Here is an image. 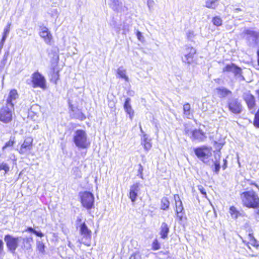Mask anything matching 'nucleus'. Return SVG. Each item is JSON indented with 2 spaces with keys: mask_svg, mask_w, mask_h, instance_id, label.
<instances>
[{
  "mask_svg": "<svg viewBox=\"0 0 259 259\" xmlns=\"http://www.w3.org/2000/svg\"><path fill=\"white\" fill-rule=\"evenodd\" d=\"M183 114L187 118L191 119L193 117L192 110L190 104L188 103H185L183 107Z\"/></svg>",
  "mask_w": 259,
  "mask_h": 259,
  "instance_id": "24",
  "label": "nucleus"
},
{
  "mask_svg": "<svg viewBox=\"0 0 259 259\" xmlns=\"http://www.w3.org/2000/svg\"><path fill=\"white\" fill-rule=\"evenodd\" d=\"M33 239L32 237H25L22 239V243L20 246L23 250H28L32 248Z\"/></svg>",
  "mask_w": 259,
  "mask_h": 259,
  "instance_id": "20",
  "label": "nucleus"
},
{
  "mask_svg": "<svg viewBox=\"0 0 259 259\" xmlns=\"http://www.w3.org/2000/svg\"><path fill=\"white\" fill-rule=\"evenodd\" d=\"M25 232L32 233L34 234H35L36 236L39 237H42L44 235L41 231H37L34 230L33 228L31 227H27L25 230Z\"/></svg>",
  "mask_w": 259,
  "mask_h": 259,
  "instance_id": "31",
  "label": "nucleus"
},
{
  "mask_svg": "<svg viewBox=\"0 0 259 259\" xmlns=\"http://www.w3.org/2000/svg\"><path fill=\"white\" fill-rule=\"evenodd\" d=\"M46 246L44 242L42 241H37L36 242V249L39 253L41 254L45 253Z\"/></svg>",
  "mask_w": 259,
  "mask_h": 259,
  "instance_id": "30",
  "label": "nucleus"
},
{
  "mask_svg": "<svg viewBox=\"0 0 259 259\" xmlns=\"http://www.w3.org/2000/svg\"><path fill=\"white\" fill-rule=\"evenodd\" d=\"M198 189L204 198H207V193L205 189L202 185L198 186Z\"/></svg>",
  "mask_w": 259,
  "mask_h": 259,
  "instance_id": "39",
  "label": "nucleus"
},
{
  "mask_svg": "<svg viewBox=\"0 0 259 259\" xmlns=\"http://www.w3.org/2000/svg\"><path fill=\"white\" fill-rule=\"evenodd\" d=\"M4 252V243L3 241L0 239V257L3 255Z\"/></svg>",
  "mask_w": 259,
  "mask_h": 259,
  "instance_id": "45",
  "label": "nucleus"
},
{
  "mask_svg": "<svg viewBox=\"0 0 259 259\" xmlns=\"http://www.w3.org/2000/svg\"><path fill=\"white\" fill-rule=\"evenodd\" d=\"M255 213L257 215H259V209L258 208L257 209V210L255 212Z\"/></svg>",
  "mask_w": 259,
  "mask_h": 259,
  "instance_id": "54",
  "label": "nucleus"
},
{
  "mask_svg": "<svg viewBox=\"0 0 259 259\" xmlns=\"http://www.w3.org/2000/svg\"><path fill=\"white\" fill-rule=\"evenodd\" d=\"M229 213L232 218L235 219L242 216V214L234 205L231 206L229 207Z\"/></svg>",
  "mask_w": 259,
  "mask_h": 259,
  "instance_id": "26",
  "label": "nucleus"
},
{
  "mask_svg": "<svg viewBox=\"0 0 259 259\" xmlns=\"http://www.w3.org/2000/svg\"><path fill=\"white\" fill-rule=\"evenodd\" d=\"M245 183H247L248 185L251 187H254L259 190V186L255 182L251 181L249 179H247L245 181Z\"/></svg>",
  "mask_w": 259,
  "mask_h": 259,
  "instance_id": "40",
  "label": "nucleus"
},
{
  "mask_svg": "<svg viewBox=\"0 0 259 259\" xmlns=\"http://www.w3.org/2000/svg\"><path fill=\"white\" fill-rule=\"evenodd\" d=\"M10 26H11V24H8L6 26V27L4 29V32L3 33V35H5L6 36H8V34L10 32Z\"/></svg>",
  "mask_w": 259,
  "mask_h": 259,
  "instance_id": "42",
  "label": "nucleus"
},
{
  "mask_svg": "<svg viewBox=\"0 0 259 259\" xmlns=\"http://www.w3.org/2000/svg\"><path fill=\"white\" fill-rule=\"evenodd\" d=\"M76 228H79V234L82 237V240L85 241L83 243L87 246H90L92 237V231L88 228L84 222H82V219L77 218L76 219Z\"/></svg>",
  "mask_w": 259,
  "mask_h": 259,
  "instance_id": "3",
  "label": "nucleus"
},
{
  "mask_svg": "<svg viewBox=\"0 0 259 259\" xmlns=\"http://www.w3.org/2000/svg\"><path fill=\"white\" fill-rule=\"evenodd\" d=\"M242 98L248 110L254 111L255 110L256 108V98L250 91L244 93Z\"/></svg>",
  "mask_w": 259,
  "mask_h": 259,
  "instance_id": "10",
  "label": "nucleus"
},
{
  "mask_svg": "<svg viewBox=\"0 0 259 259\" xmlns=\"http://www.w3.org/2000/svg\"><path fill=\"white\" fill-rule=\"evenodd\" d=\"M73 140L76 146L79 148L87 149L90 145V142L88 141L87 134L82 130L75 131Z\"/></svg>",
  "mask_w": 259,
  "mask_h": 259,
  "instance_id": "4",
  "label": "nucleus"
},
{
  "mask_svg": "<svg viewBox=\"0 0 259 259\" xmlns=\"http://www.w3.org/2000/svg\"><path fill=\"white\" fill-rule=\"evenodd\" d=\"M20 239L19 237H13L9 234L5 236L4 240L6 242L8 250L12 253H14L18 246Z\"/></svg>",
  "mask_w": 259,
  "mask_h": 259,
  "instance_id": "13",
  "label": "nucleus"
},
{
  "mask_svg": "<svg viewBox=\"0 0 259 259\" xmlns=\"http://www.w3.org/2000/svg\"><path fill=\"white\" fill-rule=\"evenodd\" d=\"M79 197L81 206L87 210L94 207L95 198L92 193L89 191H82L79 193Z\"/></svg>",
  "mask_w": 259,
  "mask_h": 259,
  "instance_id": "5",
  "label": "nucleus"
},
{
  "mask_svg": "<svg viewBox=\"0 0 259 259\" xmlns=\"http://www.w3.org/2000/svg\"><path fill=\"white\" fill-rule=\"evenodd\" d=\"M242 34L248 39H251L253 43L255 46L259 45V32L254 31L251 29H245Z\"/></svg>",
  "mask_w": 259,
  "mask_h": 259,
  "instance_id": "15",
  "label": "nucleus"
},
{
  "mask_svg": "<svg viewBox=\"0 0 259 259\" xmlns=\"http://www.w3.org/2000/svg\"><path fill=\"white\" fill-rule=\"evenodd\" d=\"M85 118H86V117H85V115H84V114H83V113H81L80 114V117H79V119L80 120H83L85 119Z\"/></svg>",
  "mask_w": 259,
  "mask_h": 259,
  "instance_id": "49",
  "label": "nucleus"
},
{
  "mask_svg": "<svg viewBox=\"0 0 259 259\" xmlns=\"http://www.w3.org/2000/svg\"><path fill=\"white\" fill-rule=\"evenodd\" d=\"M169 232V226L165 222H163L160 228V237L162 239H165L167 237L168 233Z\"/></svg>",
  "mask_w": 259,
  "mask_h": 259,
  "instance_id": "23",
  "label": "nucleus"
},
{
  "mask_svg": "<svg viewBox=\"0 0 259 259\" xmlns=\"http://www.w3.org/2000/svg\"><path fill=\"white\" fill-rule=\"evenodd\" d=\"M138 166H139V168L138 170V176H139V177L140 178L143 179V167L141 164H139Z\"/></svg>",
  "mask_w": 259,
  "mask_h": 259,
  "instance_id": "41",
  "label": "nucleus"
},
{
  "mask_svg": "<svg viewBox=\"0 0 259 259\" xmlns=\"http://www.w3.org/2000/svg\"><path fill=\"white\" fill-rule=\"evenodd\" d=\"M243 229L245 230L246 232H248V243L250 244L252 246H257V242L253 236L252 229L248 222L245 224L243 227Z\"/></svg>",
  "mask_w": 259,
  "mask_h": 259,
  "instance_id": "18",
  "label": "nucleus"
},
{
  "mask_svg": "<svg viewBox=\"0 0 259 259\" xmlns=\"http://www.w3.org/2000/svg\"><path fill=\"white\" fill-rule=\"evenodd\" d=\"M18 97L17 91L16 90H12L9 93V95L7 99L6 105L11 107H14V104L13 101Z\"/></svg>",
  "mask_w": 259,
  "mask_h": 259,
  "instance_id": "21",
  "label": "nucleus"
},
{
  "mask_svg": "<svg viewBox=\"0 0 259 259\" xmlns=\"http://www.w3.org/2000/svg\"><path fill=\"white\" fill-rule=\"evenodd\" d=\"M16 143V140L15 137L11 136L9 140L3 145L2 149L3 150H5L7 149H12L14 147Z\"/></svg>",
  "mask_w": 259,
  "mask_h": 259,
  "instance_id": "25",
  "label": "nucleus"
},
{
  "mask_svg": "<svg viewBox=\"0 0 259 259\" xmlns=\"http://www.w3.org/2000/svg\"><path fill=\"white\" fill-rule=\"evenodd\" d=\"M186 51L187 53L185 55V62L188 64H190L194 61V57L196 53V51L191 46H187Z\"/></svg>",
  "mask_w": 259,
  "mask_h": 259,
  "instance_id": "19",
  "label": "nucleus"
},
{
  "mask_svg": "<svg viewBox=\"0 0 259 259\" xmlns=\"http://www.w3.org/2000/svg\"><path fill=\"white\" fill-rule=\"evenodd\" d=\"M39 29V35L40 37L44 40L47 44L51 45L53 41V38L49 29L45 26H41Z\"/></svg>",
  "mask_w": 259,
  "mask_h": 259,
  "instance_id": "14",
  "label": "nucleus"
},
{
  "mask_svg": "<svg viewBox=\"0 0 259 259\" xmlns=\"http://www.w3.org/2000/svg\"><path fill=\"white\" fill-rule=\"evenodd\" d=\"M223 72L224 73H233L235 77L240 78L244 79V77L242 75V69L236 65L234 63H230L226 64L223 68Z\"/></svg>",
  "mask_w": 259,
  "mask_h": 259,
  "instance_id": "12",
  "label": "nucleus"
},
{
  "mask_svg": "<svg viewBox=\"0 0 259 259\" xmlns=\"http://www.w3.org/2000/svg\"><path fill=\"white\" fill-rule=\"evenodd\" d=\"M190 138L193 141H203L206 138V134L202 130L194 129L191 132Z\"/></svg>",
  "mask_w": 259,
  "mask_h": 259,
  "instance_id": "17",
  "label": "nucleus"
},
{
  "mask_svg": "<svg viewBox=\"0 0 259 259\" xmlns=\"http://www.w3.org/2000/svg\"><path fill=\"white\" fill-rule=\"evenodd\" d=\"M194 152L200 160L204 162H206L212 155V148L206 146H201L194 148Z\"/></svg>",
  "mask_w": 259,
  "mask_h": 259,
  "instance_id": "7",
  "label": "nucleus"
},
{
  "mask_svg": "<svg viewBox=\"0 0 259 259\" xmlns=\"http://www.w3.org/2000/svg\"><path fill=\"white\" fill-rule=\"evenodd\" d=\"M174 199L175 200L174 210L176 213V217L179 221H182L186 220V217L185 214L184 209L182 202L178 194L174 195Z\"/></svg>",
  "mask_w": 259,
  "mask_h": 259,
  "instance_id": "9",
  "label": "nucleus"
},
{
  "mask_svg": "<svg viewBox=\"0 0 259 259\" xmlns=\"http://www.w3.org/2000/svg\"><path fill=\"white\" fill-rule=\"evenodd\" d=\"M219 0H208L205 3V7L209 9H214L216 7V3Z\"/></svg>",
  "mask_w": 259,
  "mask_h": 259,
  "instance_id": "35",
  "label": "nucleus"
},
{
  "mask_svg": "<svg viewBox=\"0 0 259 259\" xmlns=\"http://www.w3.org/2000/svg\"><path fill=\"white\" fill-rule=\"evenodd\" d=\"M3 170L5 174H7L10 170V167L8 164L5 162L0 163V171Z\"/></svg>",
  "mask_w": 259,
  "mask_h": 259,
  "instance_id": "37",
  "label": "nucleus"
},
{
  "mask_svg": "<svg viewBox=\"0 0 259 259\" xmlns=\"http://www.w3.org/2000/svg\"><path fill=\"white\" fill-rule=\"evenodd\" d=\"M221 155L219 154L218 155V158H217L215 157V160L214 162V171L218 173L220 169V159Z\"/></svg>",
  "mask_w": 259,
  "mask_h": 259,
  "instance_id": "36",
  "label": "nucleus"
},
{
  "mask_svg": "<svg viewBox=\"0 0 259 259\" xmlns=\"http://www.w3.org/2000/svg\"><path fill=\"white\" fill-rule=\"evenodd\" d=\"M14 114V107L6 105L0 109V121L4 123H8L13 120Z\"/></svg>",
  "mask_w": 259,
  "mask_h": 259,
  "instance_id": "8",
  "label": "nucleus"
},
{
  "mask_svg": "<svg viewBox=\"0 0 259 259\" xmlns=\"http://www.w3.org/2000/svg\"><path fill=\"white\" fill-rule=\"evenodd\" d=\"M242 206L248 209L259 208V195L253 189H246L240 193Z\"/></svg>",
  "mask_w": 259,
  "mask_h": 259,
  "instance_id": "1",
  "label": "nucleus"
},
{
  "mask_svg": "<svg viewBox=\"0 0 259 259\" xmlns=\"http://www.w3.org/2000/svg\"><path fill=\"white\" fill-rule=\"evenodd\" d=\"M226 107L228 111L233 115H240L245 110L241 101L236 98L229 99L227 101Z\"/></svg>",
  "mask_w": 259,
  "mask_h": 259,
  "instance_id": "2",
  "label": "nucleus"
},
{
  "mask_svg": "<svg viewBox=\"0 0 259 259\" xmlns=\"http://www.w3.org/2000/svg\"><path fill=\"white\" fill-rule=\"evenodd\" d=\"M140 184L139 183H135L130 187L128 193V197L133 203H134L138 197V192L140 190Z\"/></svg>",
  "mask_w": 259,
  "mask_h": 259,
  "instance_id": "16",
  "label": "nucleus"
},
{
  "mask_svg": "<svg viewBox=\"0 0 259 259\" xmlns=\"http://www.w3.org/2000/svg\"><path fill=\"white\" fill-rule=\"evenodd\" d=\"M223 168L224 169H226L227 166V160L226 159H224L223 160Z\"/></svg>",
  "mask_w": 259,
  "mask_h": 259,
  "instance_id": "48",
  "label": "nucleus"
},
{
  "mask_svg": "<svg viewBox=\"0 0 259 259\" xmlns=\"http://www.w3.org/2000/svg\"><path fill=\"white\" fill-rule=\"evenodd\" d=\"M31 83L33 88H40L43 91L48 89L46 78L38 71H36L32 74Z\"/></svg>",
  "mask_w": 259,
  "mask_h": 259,
  "instance_id": "6",
  "label": "nucleus"
},
{
  "mask_svg": "<svg viewBox=\"0 0 259 259\" xmlns=\"http://www.w3.org/2000/svg\"><path fill=\"white\" fill-rule=\"evenodd\" d=\"M170 202L166 197L162 198L160 201V209L163 210H167L169 207Z\"/></svg>",
  "mask_w": 259,
  "mask_h": 259,
  "instance_id": "27",
  "label": "nucleus"
},
{
  "mask_svg": "<svg viewBox=\"0 0 259 259\" xmlns=\"http://www.w3.org/2000/svg\"><path fill=\"white\" fill-rule=\"evenodd\" d=\"M253 124L255 127L259 128V108L254 114Z\"/></svg>",
  "mask_w": 259,
  "mask_h": 259,
  "instance_id": "34",
  "label": "nucleus"
},
{
  "mask_svg": "<svg viewBox=\"0 0 259 259\" xmlns=\"http://www.w3.org/2000/svg\"><path fill=\"white\" fill-rule=\"evenodd\" d=\"M160 248V244L157 239H155L152 243V249L153 250H157Z\"/></svg>",
  "mask_w": 259,
  "mask_h": 259,
  "instance_id": "38",
  "label": "nucleus"
},
{
  "mask_svg": "<svg viewBox=\"0 0 259 259\" xmlns=\"http://www.w3.org/2000/svg\"><path fill=\"white\" fill-rule=\"evenodd\" d=\"M130 98H126L123 105V108L126 114L129 115L130 119L132 120L134 116V111L130 104Z\"/></svg>",
  "mask_w": 259,
  "mask_h": 259,
  "instance_id": "22",
  "label": "nucleus"
},
{
  "mask_svg": "<svg viewBox=\"0 0 259 259\" xmlns=\"http://www.w3.org/2000/svg\"><path fill=\"white\" fill-rule=\"evenodd\" d=\"M117 74L119 78H123L125 80H128V77L126 75V71L121 68H118L117 70Z\"/></svg>",
  "mask_w": 259,
  "mask_h": 259,
  "instance_id": "32",
  "label": "nucleus"
},
{
  "mask_svg": "<svg viewBox=\"0 0 259 259\" xmlns=\"http://www.w3.org/2000/svg\"><path fill=\"white\" fill-rule=\"evenodd\" d=\"M33 146V139L31 136L26 137L23 142L20 144L18 151L20 154L29 153Z\"/></svg>",
  "mask_w": 259,
  "mask_h": 259,
  "instance_id": "11",
  "label": "nucleus"
},
{
  "mask_svg": "<svg viewBox=\"0 0 259 259\" xmlns=\"http://www.w3.org/2000/svg\"><path fill=\"white\" fill-rule=\"evenodd\" d=\"M59 79V72L58 70H56L55 68H53L51 73V81L56 84L58 80Z\"/></svg>",
  "mask_w": 259,
  "mask_h": 259,
  "instance_id": "28",
  "label": "nucleus"
},
{
  "mask_svg": "<svg viewBox=\"0 0 259 259\" xmlns=\"http://www.w3.org/2000/svg\"><path fill=\"white\" fill-rule=\"evenodd\" d=\"M137 36L139 39H141V37H142V34L140 31H138L137 32Z\"/></svg>",
  "mask_w": 259,
  "mask_h": 259,
  "instance_id": "51",
  "label": "nucleus"
},
{
  "mask_svg": "<svg viewBox=\"0 0 259 259\" xmlns=\"http://www.w3.org/2000/svg\"><path fill=\"white\" fill-rule=\"evenodd\" d=\"M242 11V9L240 8H236L233 10L234 12L237 13L238 12H241Z\"/></svg>",
  "mask_w": 259,
  "mask_h": 259,
  "instance_id": "50",
  "label": "nucleus"
},
{
  "mask_svg": "<svg viewBox=\"0 0 259 259\" xmlns=\"http://www.w3.org/2000/svg\"><path fill=\"white\" fill-rule=\"evenodd\" d=\"M189 132V130L188 129L185 130V133L186 135H188Z\"/></svg>",
  "mask_w": 259,
  "mask_h": 259,
  "instance_id": "53",
  "label": "nucleus"
},
{
  "mask_svg": "<svg viewBox=\"0 0 259 259\" xmlns=\"http://www.w3.org/2000/svg\"><path fill=\"white\" fill-rule=\"evenodd\" d=\"M144 148L146 150H149L151 147V144L147 140H144V143L143 144Z\"/></svg>",
  "mask_w": 259,
  "mask_h": 259,
  "instance_id": "44",
  "label": "nucleus"
},
{
  "mask_svg": "<svg viewBox=\"0 0 259 259\" xmlns=\"http://www.w3.org/2000/svg\"><path fill=\"white\" fill-rule=\"evenodd\" d=\"M7 37V36L3 35L1 40L0 41V43L4 45V42L6 39Z\"/></svg>",
  "mask_w": 259,
  "mask_h": 259,
  "instance_id": "47",
  "label": "nucleus"
},
{
  "mask_svg": "<svg viewBox=\"0 0 259 259\" xmlns=\"http://www.w3.org/2000/svg\"><path fill=\"white\" fill-rule=\"evenodd\" d=\"M193 32H189V33L188 34V37H191V36H193Z\"/></svg>",
  "mask_w": 259,
  "mask_h": 259,
  "instance_id": "52",
  "label": "nucleus"
},
{
  "mask_svg": "<svg viewBox=\"0 0 259 259\" xmlns=\"http://www.w3.org/2000/svg\"><path fill=\"white\" fill-rule=\"evenodd\" d=\"M212 23L214 26L219 27L222 25L223 20L220 17L214 16L212 19Z\"/></svg>",
  "mask_w": 259,
  "mask_h": 259,
  "instance_id": "33",
  "label": "nucleus"
},
{
  "mask_svg": "<svg viewBox=\"0 0 259 259\" xmlns=\"http://www.w3.org/2000/svg\"><path fill=\"white\" fill-rule=\"evenodd\" d=\"M216 90L218 93L223 97H225L232 94V92L231 91L225 88H218Z\"/></svg>",
  "mask_w": 259,
  "mask_h": 259,
  "instance_id": "29",
  "label": "nucleus"
},
{
  "mask_svg": "<svg viewBox=\"0 0 259 259\" xmlns=\"http://www.w3.org/2000/svg\"><path fill=\"white\" fill-rule=\"evenodd\" d=\"M256 60H257V64L258 66V69L259 70V48L257 49L256 51Z\"/></svg>",
  "mask_w": 259,
  "mask_h": 259,
  "instance_id": "46",
  "label": "nucleus"
},
{
  "mask_svg": "<svg viewBox=\"0 0 259 259\" xmlns=\"http://www.w3.org/2000/svg\"><path fill=\"white\" fill-rule=\"evenodd\" d=\"M141 257L139 253L138 252H134L129 257L128 259H140Z\"/></svg>",
  "mask_w": 259,
  "mask_h": 259,
  "instance_id": "43",
  "label": "nucleus"
}]
</instances>
